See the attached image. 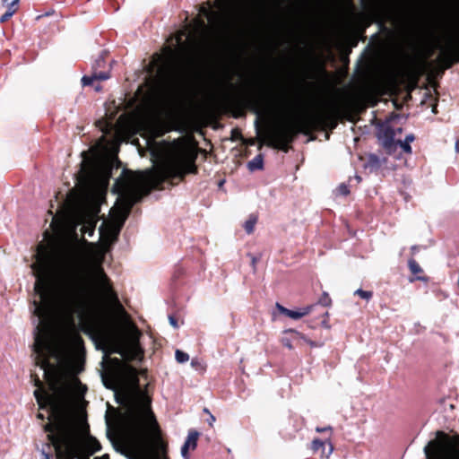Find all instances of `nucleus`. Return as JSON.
Segmentation results:
<instances>
[{
  "label": "nucleus",
  "mask_w": 459,
  "mask_h": 459,
  "mask_svg": "<svg viewBox=\"0 0 459 459\" xmlns=\"http://www.w3.org/2000/svg\"><path fill=\"white\" fill-rule=\"evenodd\" d=\"M42 459H51L49 454L45 452L44 450L41 451Z\"/></svg>",
  "instance_id": "nucleus-32"
},
{
  "label": "nucleus",
  "mask_w": 459,
  "mask_h": 459,
  "mask_svg": "<svg viewBox=\"0 0 459 459\" xmlns=\"http://www.w3.org/2000/svg\"><path fill=\"white\" fill-rule=\"evenodd\" d=\"M4 2H10V3L13 4L14 5L18 6L20 0H4Z\"/></svg>",
  "instance_id": "nucleus-33"
},
{
  "label": "nucleus",
  "mask_w": 459,
  "mask_h": 459,
  "mask_svg": "<svg viewBox=\"0 0 459 459\" xmlns=\"http://www.w3.org/2000/svg\"><path fill=\"white\" fill-rule=\"evenodd\" d=\"M316 432H325V431H329V432H332V428L330 426H327V427H325V428H316Z\"/></svg>",
  "instance_id": "nucleus-29"
},
{
  "label": "nucleus",
  "mask_w": 459,
  "mask_h": 459,
  "mask_svg": "<svg viewBox=\"0 0 459 459\" xmlns=\"http://www.w3.org/2000/svg\"><path fill=\"white\" fill-rule=\"evenodd\" d=\"M354 294L359 296L361 299L366 300H369L373 296V293L371 291L363 290L361 289H358L357 290H355Z\"/></svg>",
  "instance_id": "nucleus-21"
},
{
  "label": "nucleus",
  "mask_w": 459,
  "mask_h": 459,
  "mask_svg": "<svg viewBox=\"0 0 459 459\" xmlns=\"http://www.w3.org/2000/svg\"><path fill=\"white\" fill-rule=\"evenodd\" d=\"M455 152H459V139L455 142Z\"/></svg>",
  "instance_id": "nucleus-34"
},
{
  "label": "nucleus",
  "mask_w": 459,
  "mask_h": 459,
  "mask_svg": "<svg viewBox=\"0 0 459 459\" xmlns=\"http://www.w3.org/2000/svg\"><path fill=\"white\" fill-rule=\"evenodd\" d=\"M395 134L394 130L386 131V138L383 142V146L389 154L393 153L398 147L397 141L394 140Z\"/></svg>",
  "instance_id": "nucleus-14"
},
{
  "label": "nucleus",
  "mask_w": 459,
  "mask_h": 459,
  "mask_svg": "<svg viewBox=\"0 0 459 459\" xmlns=\"http://www.w3.org/2000/svg\"><path fill=\"white\" fill-rule=\"evenodd\" d=\"M276 307L281 314H283V315L289 316L290 318L295 319V320H298V319L303 317L304 316L308 315L312 309V306H307V307H305L298 311H294V310H290V309L284 307L283 306L280 305L279 303L276 304Z\"/></svg>",
  "instance_id": "nucleus-12"
},
{
  "label": "nucleus",
  "mask_w": 459,
  "mask_h": 459,
  "mask_svg": "<svg viewBox=\"0 0 459 459\" xmlns=\"http://www.w3.org/2000/svg\"><path fill=\"white\" fill-rule=\"evenodd\" d=\"M106 65L104 55L101 54L92 65V73L91 75H84L82 78V83L83 86H89L93 84L95 81H105L110 77L108 71H98L100 68H103Z\"/></svg>",
  "instance_id": "nucleus-8"
},
{
  "label": "nucleus",
  "mask_w": 459,
  "mask_h": 459,
  "mask_svg": "<svg viewBox=\"0 0 459 459\" xmlns=\"http://www.w3.org/2000/svg\"><path fill=\"white\" fill-rule=\"evenodd\" d=\"M397 146L402 148L403 151L408 154L411 153V147L409 143L404 141L397 140Z\"/></svg>",
  "instance_id": "nucleus-22"
},
{
  "label": "nucleus",
  "mask_w": 459,
  "mask_h": 459,
  "mask_svg": "<svg viewBox=\"0 0 459 459\" xmlns=\"http://www.w3.org/2000/svg\"><path fill=\"white\" fill-rule=\"evenodd\" d=\"M252 262H253V264L255 265V258H253V259H252Z\"/></svg>",
  "instance_id": "nucleus-43"
},
{
  "label": "nucleus",
  "mask_w": 459,
  "mask_h": 459,
  "mask_svg": "<svg viewBox=\"0 0 459 459\" xmlns=\"http://www.w3.org/2000/svg\"><path fill=\"white\" fill-rule=\"evenodd\" d=\"M337 117L334 111L308 113L294 121L282 123L266 129L262 138L268 146L288 151L289 144L299 134H308L318 127L335 128Z\"/></svg>",
  "instance_id": "nucleus-4"
},
{
  "label": "nucleus",
  "mask_w": 459,
  "mask_h": 459,
  "mask_svg": "<svg viewBox=\"0 0 459 459\" xmlns=\"http://www.w3.org/2000/svg\"><path fill=\"white\" fill-rule=\"evenodd\" d=\"M7 4L6 12L0 17V22L8 21L17 11L18 6L10 2H5Z\"/></svg>",
  "instance_id": "nucleus-16"
},
{
  "label": "nucleus",
  "mask_w": 459,
  "mask_h": 459,
  "mask_svg": "<svg viewBox=\"0 0 459 459\" xmlns=\"http://www.w3.org/2000/svg\"><path fill=\"white\" fill-rule=\"evenodd\" d=\"M99 459H108V456L107 455H103L102 457H100Z\"/></svg>",
  "instance_id": "nucleus-42"
},
{
  "label": "nucleus",
  "mask_w": 459,
  "mask_h": 459,
  "mask_svg": "<svg viewBox=\"0 0 459 459\" xmlns=\"http://www.w3.org/2000/svg\"><path fill=\"white\" fill-rule=\"evenodd\" d=\"M91 448H92V452H97V451L100 450L101 446H100V444L99 443V441L93 440L91 443Z\"/></svg>",
  "instance_id": "nucleus-28"
},
{
  "label": "nucleus",
  "mask_w": 459,
  "mask_h": 459,
  "mask_svg": "<svg viewBox=\"0 0 459 459\" xmlns=\"http://www.w3.org/2000/svg\"><path fill=\"white\" fill-rule=\"evenodd\" d=\"M397 132L401 133L402 132V128H397Z\"/></svg>",
  "instance_id": "nucleus-45"
},
{
  "label": "nucleus",
  "mask_w": 459,
  "mask_h": 459,
  "mask_svg": "<svg viewBox=\"0 0 459 459\" xmlns=\"http://www.w3.org/2000/svg\"><path fill=\"white\" fill-rule=\"evenodd\" d=\"M408 265H409V268H410L411 273L418 274V273H422L421 267L414 259H410L408 261Z\"/></svg>",
  "instance_id": "nucleus-19"
},
{
  "label": "nucleus",
  "mask_w": 459,
  "mask_h": 459,
  "mask_svg": "<svg viewBox=\"0 0 459 459\" xmlns=\"http://www.w3.org/2000/svg\"><path fill=\"white\" fill-rule=\"evenodd\" d=\"M198 432L189 431L187 437L181 447V455L184 459H188V451L195 450L197 446Z\"/></svg>",
  "instance_id": "nucleus-13"
},
{
  "label": "nucleus",
  "mask_w": 459,
  "mask_h": 459,
  "mask_svg": "<svg viewBox=\"0 0 459 459\" xmlns=\"http://www.w3.org/2000/svg\"><path fill=\"white\" fill-rule=\"evenodd\" d=\"M227 82L229 84V86L231 88V89H234V85L232 83H230V79L227 80Z\"/></svg>",
  "instance_id": "nucleus-38"
},
{
  "label": "nucleus",
  "mask_w": 459,
  "mask_h": 459,
  "mask_svg": "<svg viewBox=\"0 0 459 459\" xmlns=\"http://www.w3.org/2000/svg\"><path fill=\"white\" fill-rule=\"evenodd\" d=\"M338 192L342 195H347L350 194L349 186L347 185H345V184H342L338 187Z\"/></svg>",
  "instance_id": "nucleus-26"
},
{
  "label": "nucleus",
  "mask_w": 459,
  "mask_h": 459,
  "mask_svg": "<svg viewBox=\"0 0 459 459\" xmlns=\"http://www.w3.org/2000/svg\"><path fill=\"white\" fill-rule=\"evenodd\" d=\"M229 101L236 104L256 106L257 98L251 92H233L227 96Z\"/></svg>",
  "instance_id": "nucleus-9"
},
{
  "label": "nucleus",
  "mask_w": 459,
  "mask_h": 459,
  "mask_svg": "<svg viewBox=\"0 0 459 459\" xmlns=\"http://www.w3.org/2000/svg\"><path fill=\"white\" fill-rule=\"evenodd\" d=\"M435 48L439 49L436 62L441 72L459 62V33L448 37L444 42H436Z\"/></svg>",
  "instance_id": "nucleus-6"
},
{
  "label": "nucleus",
  "mask_w": 459,
  "mask_h": 459,
  "mask_svg": "<svg viewBox=\"0 0 459 459\" xmlns=\"http://www.w3.org/2000/svg\"><path fill=\"white\" fill-rule=\"evenodd\" d=\"M214 421H215V417L213 415H211L210 419H209V424L212 426Z\"/></svg>",
  "instance_id": "nucleus-35"
},
{
  "label": "nucleus",
  "mask_w": 459,
  "mask_h": 459,
  "mask_svg": "<svg viewBox=\"0 0 459 459\" xmlns=\"http://www.w3.org/2000/svg\"><path fill=\"white\" fill-rule=\"evenodd\" d=\"M437 437H446V436H445L442 432H440V431H438V432L437 433Z\"/></svg>",
  "instance_id": "nucleus-37"
},
{
  "label": "nucleus",
  "mask_w": 459,
  "mask_h": 459,
  "mask_svg": "<svg viewBox=\"0 0 459 459\" xmlns=\"http://www.w3.org/2000/svg\"><path fill=\"white\" fill-rule=\"evenodd\" d=\"M427 459H459V448L448 446L444 440H431L424 447Z\"/></svg>",
  "instance_id": "nucleus-7"
},
{
  "label": "nucleus",
  "mask_w": 459,
  "mask_h": 459,
  "mask_svg": "<svg viewBox=\"0 0 459 459\" xmlns=\"http://www.w3.org/2000/svg\"><path fill=\"white\" fill-rule=\"evenodd\" d=\"M331 302L332 300L328 293L324 292L319 299V303L325 307H328L331 305Z\"/></svg>",
  "instance_id": "nucleus-24"
},
{
  "label": "nucleus",
  "mask_w": 459,
  "mask_h": 459,
  "mask_svg": "<svg viewBox=\"0 0 459 459\" xmlns=\"http://www.w3.org/2000/svg\"><path fill=\"white\" fill-rule=\"evenodd\" d=\"M169 320L170 325H171L174 328H177V327H178L177 320H176L173 316H169Z\"/></svg>",
  "instance_id": "nucleus-31"
},
{
  "label": "nucleus",
  "mask_w": 459,
  "mask_h": 459,
  "mask_svg": "<svg viewBox=\"0 0 459 459\" xmlns=\"http://www.w3.org/2000/svg\"><path fill=\"white\" fill-rule=\"evenodd\" d=\"M195 158L185 150L177 149L165 155L153 166L144 171L132 172L124 170L113 186V192L118 195L117 201L111 210L112 221L100 229L102 240L110 245L114 243L128 217L133 205L159 187L166 179L180 178L196 169Z\"/></svg>",
  "instance_id": "nucleus-2"
},
{
  "label": "nucleus",
  "mask_w": 459,
  "mask_h": 459,
  "mask_svg": "<svg viewBox=\"0 0 459 459\" xmlns=\"http://www.w3.org/2000/svg\"><path fill=\"white\" fill-rule=\"evenodd\" d=\"M288 332H289V333H294V334H296V335H299V338H300L301 340H303L306 343H307V344H308V345H310L311 347H316V346H317L314 342H312V341H310V340H308V339L305 338L304 336L299 335V333L298 332H295V331H293V330H289Z\"/></svg>",
  "instance_id": "nucleus-25"
},
{
  "label": "nucleus",
  "mask_w": 459,
  "mask_h": 459,
  "mask_svg": "<svg viewBox=\"0 0 459 459\" xmlns=\"http://www.w3.org/2000/svg\"><path fill=\"white\" fill-rule=\"evenodd\" d=\"M311 448L315 453H319L322 458H329L333 451V446L330 438L325 441L315 438L312 441Z\"/></svg>",
  "instance_id": "nucleus-10"
},
{
  "label": "nucleus",
  "mask_w": 459,
  "mask_h": 459,
  "mask_svg": "<svg viewBox=\"0 0 459 459\" xmlns=\"http://www.w3.org/2000/svg\"><path fill=\"white\" fill-rule=\"evenodd\" d=\"M175 358L178 363H185V362L188 361V359H189L188 354L180 350L176 351Z\"/></svg>",
  "instance_id": "nucleus-20"
},
{
  "label": "nucleus",
  "mask_w": 459,
  "mask_h": 459,
  "mask_svg": "<svg viewBox=\"0 0 459 459\" xmlns=\"http://www.w3.org/2000/svg\"><path fill=\"white\" fill-rule=\"evenodd\" d=\"M403 141L406 142V143H411V142L414 141V135L412 134H409L406 135V137H405V139Z\"/></svg>",
  "instance_id": "nucleus-30"
},
{
  "label": "nucleus",
  "mask_w": 459,
  "mask_h": 459,
  "mask_svg": "<svg viewBox=\"0 0 459 459\" xmlns=\"http://www.w3.org/2000/svg\"><path fill=\"white\" fill-rule=\"evenodd\" d=\"M126 351L130 359H138L142 354V350L139 347L137 336L134 335L126 346Z\"/></svg>",
  "instance_id": "nucleus-15"
},
{
  "label": "nucleus",
  "mask_w": 459,
  "mask_h": 459,
  "mask_svg": "<svg viewBox=\"0 0 459 459\" xmlns=\"http://www.w3.org/2000/svg\"><path fill=\"white\" fill-rule=\"evenodd\" d=\"M416 249H417V247H416V246H412V247H411V250H412V252H415V251H416Z\"/></svg>",
  "instance_id": "nucleus-39"
},
{
  "label": "nucleus",
  "mask_w": 459,
  "mask_h": 459,
  "mask_svg": "<svg viewBox=\"0 0 459 459\" xmlns=\"http://www.w3.org/2000/svg\"><path fill=\"white\" fill-rule=\"evenodd\" d=\"M264 159L262 155L255 156L252 160L248 162V168L250 170H256L263 169Z\"/></svg>",
  "instance_id": "nucleus-17"
},
{
  "label": "nucleus",
  "mask_w": 459,
  "mask_h": 459,
  "mask_svg": "<svg viewBox=\"0 0 459 459\" xmlns=\"http://www.w3.org/2000/svg\"><path fill=\"white\" fill-rule=\"evenodd\" d=\"M256 216L251 215L244 224L245 230L247 234H251L254 231L255 225L256 224Z\"/></svg>",
  "instance_id": "nucleus-18"
},
{
  "label": "nucleus",
  "mask_w": 459,
  "mask_h": 459,
  "mask_svg": "<svg viewBox=\"0 0 459 459\" xmlns=\"http://www.w3.org/2000/svg\"><path fill=\"white\" fill-rule=\"evenodd\" d=\"M103 257L78 243H65L49 251L38 247L31 264L36 277L33 301L36 364L53 393L62 386L61 370L82 369L79 354L82 340L76 319L84 322L100 302L124 311L102 267Z\"/></svg>",
  "instance_id": "nucleus-1"
},
{
  "label": "nucleus",
  "mask_w": 459,
  "mask_h": 459,
  "mask_svg": "<svg viewBox=\"0 0 459 459\" xmlns=\"http://www.w3.org/2000/svg\"><path fill=\"white\" fill-rule=\"evenodd\" d=\"M34 395L40 408L48 405L51 406L52 409L55 407L54 395L43 390L40 386L34 391Z\"/></svg>",
  "instance_id": "nucleus-11"
},
{
  "label": "nucleus",
  "mask_w": 459,
  "mask_h": 459,
  "mask_svg": "<svg viewBox=\"0 0 459 459\" xmlns=\"http://www.w3.org/2000/svg\"><path fill=\"white\" fill-rule=\"evenodd\" d=\"M432 51H433V49L430 50V52L429 53L428 56H431Z\"/></svg>",
  "instance_id": "nucleus-44"
},
{
  "label": "nucleus",
  "mask_w": 459,
  "mask_h": 459,
  "mask_svg": "<svg viewBox=\"0 0 459 459\" xmlns=\"http://www.w3.org/2000/svg\"><path fill=\"white\" fill-rule=\"evenodd\" d=\"M416 279L419 280V281H427V278L421 277V276H417Z\"/></svg>",
  "instance_id": "nucleus-36"
},
{
  "label": "nucleus",
  "mask_w": 459,
  "mask_h": 459,
  "mask_svg": "<svg viewBox=\"0 0 459 459\" xmlns=\"http://www.w3.org/2000/svg\"><path fill=\"white\" fill-rule=\"evenodd\" d=\"M99 208L91 202L82 198L74 210V221L77 225H82L81 230L83 234L91 236L94 232Z\"/></svg>",
  "instance_id": "nucleus-5"
},
{
  "label": "nucleus",
  "mask_w": 459,
  "mask_h": 459,
  "mask_svg": "<svg viewBox=\"0 0 459 459\" xmlns=\"http://www.w3.org/2000/svg\"><path fill=\"white\" fill-rule=\"evenodd\" d=\"M100 89H101V87H100V86H99V85L95 86V90H96V91H100Z\"/></svg>",
  "instance_id": "nucleus-40"
},
{
  "label": "nucleus",
  "mask_w": 459,
  "mask_h": 459,
  "mask_svg": "<svg viewBox=\"0 0 459 459\" xmlns=\"http://www.w3.org/2000/svg\"><path fill=\"white\" fill-rule=\"evenodd\" d=\"M281 343L283 344V346L287 347L288 349L291 350L292 349V344H291V340L287 338V337H283L281 339Z\"/></svg>",
  "instance_id": "nucleus-27"
},
{
  "label": "nucleus",
  "mask_w": 459,
  "mask_h": 459,
  "mask_svg": "<svg viewBox=\"0 0 459 459\" xmlns=\"http://www.w3.org/2000/svg\"><path fill=\"white\" fill-rule=\"evenodd\" d=\"M101 364V379L107 388L117 390L127 384L132 385L127 397L126 423L133 439L150 449L152 459H168L166 445L161 440L158 422L151 409V399L139 387L135 368L117 358L108 359L106 354Z\"/></svg>",
  "instance_id": "nucleus-3"
},
{
  "label": "nucleus",
  "mask_w": 459,
  "mask_h": 459,
  "mask_svg": "<svg viewBox=\"0 0 459 459\" xmlns=\"http://www.w3.org/2000/svg\"><path fill=\"white\" fill-rule=\"evenodd\" d=\"M39 383H40V380H37L36 385H39Z\"/></svg>",
  "instance_id": "nucleus-46"
},
{
  "label": "nucleus",
  "mask_w": 459,
  "mask_h": 459,
  "mask_svg": "<svg viewBox=\"0 0 459 459\" xmlns=\"http://www.w3.org/2000/svg\"><path fill=\"white\" fill-rule=\"evenodd\" d=\"M72 385H74V388H78V395L80 397L82 396L84 392L86 391V387L82 385V384L77 379H74Z\"/></svg>",
  "instance_id": "nucleus-23"
},
{
  "label": "nucleus",
  "mask_w": 459,
  "mask_h": 459,
  "mask_svg": "<svg viewBox=\"0 0 459 459\" xmlns=\"http://www.w3.org/2000/svg\"><path fill=\"white\" fill-rule=\"evenodd\" d=\"M180 41H181V35H179L178 38V42L180 43Z\"/></svg>",
  "instance_id": "nucleus-41"
}]
</instances>
